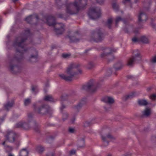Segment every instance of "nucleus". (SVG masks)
<instances>
[{"label": "nucleus", "mask_w": 156, "mask_h": 156, "mask_svg": "<svg viewBox=\"0 0 156 156\" xmlns=\"http://www.w3.org/2000/svg\"><path fill=\"white\" fill-rule=\"evenodd\" d=\"M30 35V30L27 29L20 36L16 38L13 43V46L16 48V55L11 58L9 62V67L10 69L13 71L15 68L17 67L16 64L23 58V54L27 51L24 49V43Z\"/></svg>", "instance_id": "obj_1"}, {"label": "nucleus", "mask_w": 156, "mask_h": 156, "mask_svg": "<svg viewBox=\"0 0 156 156\" xmlns=\"http://www.w3.org/2000/svg\"><path fill=\"white\" fill-rule=\"evenodd\" d=\"M87 0H75L73 2L67 4L66 6V12L72 15L77 13L87 5Z\"/></svg>", "instance_id": "obj_2"}, {"label": "nucleus", "mask_w": 156, "mask_h": 156, "mask_svg": "<svg viewBox=\"0 0 156 156\" xmlns=\"http://www.w3.org/2000/svg\"><path fill=\"white\" fill-rule=\"evenodd\" d=\"M48 24L50 26H55V32L57 34H62L64 31V25L63 24L57 23L55 22V19L53 16H50L47 18H45Z\"/></svg>", "instance_id": "obj_3"}, {"label": "nucleus", "mask_w": 156, "mask_h": 156, "mask_svg": "<svg viewBox=\"0 0 156 156\" xmlns=\"http://www.w3.org/2000/svg\"><path fill=\"white\" fill-rule=\"evenodd\" d=\"M80 66L79 64H72L67 68L65 74H60L59 76L62 78L66 80H70L71 78L76 74L73 70L74 68H78Z\"/></svg>", "instance_id": "obj_4"}, {"label": "nucleus", "mask_w": 156, "mask_h": 156, "mask_svg": "<svg viewBox=\"0 0 156 156\" xmlns=\"http://www.w3.org/2000/svg\"><path fill=\"white\" fill-rule=\"evenodd\" d=\"M101 14V9L99 8L93 7L90 9L88 15L90 18L95 19L98 18Z\"/></svg>", "instance_id": "obj_5"}, {"label": "nucleus", "mask_w": 156, "mask_h": 156, "mask_svg": "<svg viewBox=\"0 0 156 156\" xmlns=\"http://www.w3.org/2000/svg\"><path fill=\"white\" fill-rule=\"evenodd\" d=\"M133 54L134 56L129 58L127 61V65L129 66H132L136 61L140 59L141 58L140 53L137 51H134Z\"/></svg>", "instance_id": "obj_6"}, {"label": "nucleus", "mask_w": 156, "mask_h": 156, "mask_svg": "<svg viewBox=\"0 0 156 156\" xmlns=\"http://www.w3.org/2000/svg\"><path fill=\"white\" fill-rule=\"evenodd\" d=\"M16 136V133L12 131H7L5 135L6 141L10 143H13L15 141Z\"/></svg>", "instance_id": "obj_7"}, {"label": "nucleus", "mask_w": 156, "mask_h": 156, "mask_svg": "<svg viewBox=\"0 0 156 156\" xmlns=\"http://www.w3.org/2000/svg\"><path fill=\"white\" fill-rule=\"evenodd\" d=\"M91 37L92 40L97 42L101 41L103 39L104 36L101 31L98 30L92 33Z\"/></svg>", "instance_id": "obj_8"}, {"label": "nucleus", "mask_w": 156, "mask_h": 156, "mask_svg": "<svg viewBox=\"0 0 156 156\" xmlns=\"http://www.w3.org/2000/svg\"><path fill=\"white\" fill-rule=\"evenodd\" d=\"M67 36L71 42H77L79 39V34L77 31L76 32L71 31H69L68 32Z\"/></svg>", "instance_id": "obj_9"}, {"label": "nucleus", "mask_w": 156, "mask_h": 156, "mask_svg": "<svg viewBox=\"0 0 156 156\" xmlns=\"http://www.w3.org/2000/svg\"><path fill=\"white\" fill-rule=\"evenodd\" d=\"M25 20L29 23H30L32 21H36V23H34L35 25H36L38 24L39 22L38 15L37 14H34L27 17Z\"/></svg>", "instance_id": "obj_10"}, {"label": "nucleus", "mask_w": 156, "mask_h": 156, "mask_svg": "<svg viewBox=\"0 0 156 156\" xmlns=\"http://www.w3.org/2000/svg\"><path fill=\"white\" fill-rule=\"evenodd\" d=\"M116 50L113 49L107 48L104 49L101 54V57L102 58H106L111 53L115 52Z\"/></svg>", "instance_id": "obj_11"}, {"label": "nucleus", "mask_w": 156, "mask_h": 156, "mask_svg": "<svg viewBox=\"0 0 156 156\" xmlns=\"http://www.w3.org/2000/svg\"><path fill=\"white\" fill-rule=\"evenodd\" d=\"M16 128H21L25 130H28L31 128V126L29 124L24 122H20L16 125Z\"/></svg>", "instance_id": "obj_12"}, {"label": "nucleus", "mask_w": 156, "mask_h": 156, "mask_svg": "<svg viewBox=\"0 0 156 156\" xmlns=\"http://www.w3.org/2000/svg\"><path fill=\"white\" fill-rule=\"evenodd\" d=\"M14 104V101L13 100L8 101L4 105V109L8 111L12 107Z\"/></svg>", "instance_id": "obj_13"}, {"label": "nucleus", "mask_w": 156, "mask_h": 156, "mask_svg": "<svg viewBox=\"0 0 156 156\" xmlns=\"http://www.w3.org/2000/svg\"><path fill=\"white\" fill-rule=\"evenodd\" d=\"M101 138L104 142V144L105 146H107L108 144V142L106 140V138L109 139L111 140H114L115 139V138L112 136L111 134H108L106 136V137L103 135L101 136Z\"/></svg>", "instance_id": "obj_14"}, {"label": "nucleus", "mask_w": 156, "mask_h": 156, "mask_svg": "<svg viewBox=\"0 0 156 156\" xmlns=\"http://www.w3.org/2000/svg\"><path fill=\"white\" fill-rule=\"evenodd\" d=\"M102 100L105 102L109 104H112L114 103V100L113 98L110 96H107L104 98Z\"/></svg>", "instance_id": "obj_15"}, {"label": "nucleus", "mask_w": 156, "mask_h": 156, "mask_svg": "<svg viewBox=\"0 0 156 156\" xmlns=\"http://www.w3.org/2000/svg\"><path fill=\"white\" fill-rule=\"evenodd\" d=\"M147 19V15L143 12H140L138 16V20L140 22L146 21Z\"/></svg>", "instance_id": "obj_16"}, {"label": "nucleus", "mask_w": 156, "mask_h": 156, "mask_svg": "<svg viewBox=\"0 0 156 156\" xmlns=\"http://www.w3.org/2000/svg\"><path fill=\"white\" fill-rule=\"evenodd\" d=\"M151 113V110L148 108H146L142 112V115L145 117H149Z\"/></svg>", "instance_id": "obj_17"}, {"label": "nucleus", "mask_w": 156, "mask_h": 156, "mask_svg": "<svg viewBox=\"0 0 156 156\" xmlns=\"http://www.w3.org/2000/svg\"><path fill=\"white\" fill-rule=\"evenodd\" d=\"M86 102V101L85 99L82 100L80 101L78 104L75 107V109L76 110L80 109Z\"/></svg>", "instance_id": "obj_18"}, {"label": "nucleus", "mask_w": 156, "mask_h": 156, "mask_svg": "<svg viewBox=\"0 0 156 156\" xmlns=\"http://www.w3.org/2000/svg\"><path fill=\"white\" fill-rule=\"evenodd\" d=\"M52 111L51 108L48 105L44 106V107L43 106L40 108V112H41V113H43V112L47 111V112Z\"/></svg>", "instance_id": "obj_19"}, {"label": "nucleus", "mask_w": 156, "mask_h": 156, "mask_svg": "<svg viewBox=\"0 0 156 156\" xmlns=\"http://www.w3.org/2000/svg\"><path fill=\"white\" fill-rule=\"evenodd\" d=\"M33 108L35 112L39 113V105L38 102H35L33 104Z\"/></svg>", "instance_id": "obj_20"}, {"label": "nucleus", "mask_w": 156, "mask_h": 156, "mask_svg": "<svg viewBox=\"0 0 156 156\" xmlns=\"http://www.w3.org/2000/svg\"><path fill=\"white\" fill-rule=\"evenodd\" d=\"M32 127L36 132L38 131V123L36 121L33 120L32 122Z\"/></svg>", "instance_id": "obj_21"}, {"label": "nucleus", "mask_w": 156, "mask_h": 156, "mask_svg": "<svg viewBox=\"0 0 156 156\" xmlns=\"http://www.w3.org/2000/svg\"><path fill=\"white\" fill-rule=\"evenodd\" d=\"M28 154V151L26 148L22 149L20 153V156H27Z\"/></svg>", "instance_id": "obj_22"}, {"label": "nucleus", "mask_w": 156, "mask_h": 156, "mask_svg": "<svg viewBox=\"0 0 156 156\" xmlns=\"http://www.w3.org/2000/svg\"><path fill=\"white\" fill-rule=\"evenodd\" d=\"M135 93L134 92H132L128 95L124 96L123 98L124 100H126L129 98H132L135 96Z\"/></svg>", "instance_id": "obj_23"}, {"label": "nucleus", "mask_w": 156, "mask_h": 156, "mask_svg": "<svg viewBox=\"0 0 156 156\" xmlns=\"http://www.w3.org/2000/svg\"><path fill=\"white\" fill-rule=\"evenodd\" d=\"M31 100L30 98H27L24 99V104L25 106H28L31 104Z\"/></svg>", "instance_id": "obj_24"}, {"label": "nucleus", "mask_w": 156, "mask_h": 156, "mask_svg": "<svg viewBox=\"0 0 156 156\" xmlns=\"http://www.w3.org/2000/svg\"><path fill=\"white\" fill-rule=\"evenodd\" d=\"M138 104L141 105H146L148 104V102L145 100H140L138 101Z\"/></svg>", "instance_id": "obj_25"}, {"label": "nucleus", "mask_w": 156, "mask_h": 156, "mask_svg": "<svg viewBox=\"0 0 156 156\" xmlns=\"http://www.w3.org/2000/svg\"><path fill=\"white\" fill-rule=\"evenodd\" d=\"M44 99L47 101H48L51 102H53L54 101L53 98L52 96L50 95H46L44 98Z\"/></svg>", "instance_id": "obj_26"}, {"label": "nucleus", "mask_w": 156, "mask_h": 156, "mask_svg": "<svg viewBox=\"0 0 156 156\" xmlns=\"http://www.w3.org/2000/svg\"><path fill=\"white\" fill-rule=\"evenodd\" d=\"M5 150L6 152L8 153H10L11 152L13 149V148L12 147L7 145H5Z\"/></svg>", "instance_id": "obj_27"}, {"label": "nucleus", "mask_w": 156, "mask_h": 156, "mask_svg": "<svg viewBox=\"0 0 156 156\" xmlns=\"http://www.w3.org/2000/svg\"><path fill=\"white\" fill-rule=\"evenodd\" d=\"M84 146V141L82 139L79 141L78 143V146L79 147H82Z\"/></svg>", "instance_id": "obj_28"}, {"label": "nucleus", "mask_w": 156, "mask_h": 156, "mask_svg": "<svg viewBox=\"0 0 156 156\" xmlns=\"http://www.w3.org/2000/svg\"><path fill=\"white\" fill-rule=\"evenodd\" d=\"M94 66V64L92 62H90L86 65L85 67L88 69H90L93 67Z\"/></svg>", "instance_id": "obj_29"}, {"label": "nucleus", "mask_w": 156, "mask_h": 156, "mask_svg": "<svg viewBox=\"0 0 156 156\" xmlns=\"http://www.w3.org/2000/svg\"><path fill=\"white\" fill-rule=\"evenodd\" d=\"M141 40L143 43H148L149 42L148 38L145 37H143L141 38Z\"/></svg>", "instance_id": "obj_30"}, {"label": "nucleus", "mask_w": 156, "mask_h": 156, "mask_svg": "<svg viewBox=\"0 0 156 156\" xmlns=\"http://www.w3.org/2000/svg\"><path fill=\"white\" fill-rule=\"evenodd\" d=\"M112 18H110L108 19L107 23V26L109 28L110 27L111 25L112 22Z\"/></svg>", "instance_id": "obj_31"}, {"label": "nucleus", "mask_w": 156, "mask_h": 156, "mask_svg": "<svg viewBox=\"0 0 156 156\" xmlns=\"http://www.w3.org/2000/svg\"><path fill=\"white\" fill-rule=\"evenodd\" d=\"M68 132L70 133H73L76 131V130L75 128L70 127L68 129Z\"/></svg>", "instance_id": "obj_32"}, {"label": "nucleus", "mask_w": 156, "mask_h": 156, "mask_svg": "<svg viewBox=\"0 0 156 156\" xmlns=\"http://www.w3.org/2000/svg\"><path fill=\"white\" fill-rule=\"evenodd\" d=\"M87 85L89 89L94 87V83L92 82L89 83Z\"/></svg>", "instance_id": "obj_33"}, {"label": "nucleus", "mask_w": 156, "mask_h": 156, "mask_svg": "<svg viewBox=\"0 0 156 156\" xmlns=\"http://www.w3.org/2000/svg\"><path fill=\"white\" fill-rule=\"evenodd\" d=\"M112 6L113 8L115 10H117L118 9L119 6L116 3H113L112 4Z\"/></svg>", "instance_id": "obj_34"}, {"label": "nucleus", "mask_w": 156, "mask_h": 156, "mask_svg": "<svg viewBox=\"0 0 156 156\" xmlns=\"http://www.w3.org/2000/svg\"><path fill=\"white\" fill-rule=\"evenodd\" d=\"M92 123L90 121H86L83 123V126L84 127H86L90 126Z\"/></svg>", "instance_id": "obj_35"}, {"label": "nucleus", "mask_w": 156, "mask_h": 156, "mask_svg": "<svg viewBox=\"0 0 156 156\" xmlns=\"http://www.w3.org/2000/svg\"><path fill=\"white\" fill-rule=\"evenodd\" d=\"M45 150L44 147L42 146H40V154H42Z\"/></svg>", "instance_id": "obj_36"}, {"label": "nucleus", "mask_w": 156, "mask_h": 156, "mask_svg": "<svg viewBox=\"0 0 156 156\" xmlns=\"http://www.w3.org/2000/svg\"><path fill=\"white\" fill-rule=\"evenodd\" d=\"M151 26L153 29L156 31V23L154 22L151 23Z\"/></svg>", "instance_id": "obj_37"}, {"label": "nucleus", "mask_w": 156, "mask_h": 156, "mask_svg": "<svg viewBox=\"0 0 156 156\" xmlns=\"http://www.w3.org/2000/svg\"><path fill=\"white\" fill-rule=\"evenodd\" d=\"M35 54L34 55H32L30 57V58L32 59V58H36L38 56V52L37 51H35Z\"/></svg>", "instance_id": "obj_38"}, {"label": "nucleus", "mask_w": 156, "mask_h": 156, "mask_svg": "<svg viewBox=\"0 0 156 156\" xmlns=\"http://www.w3.org/2000/svg\"><path fill=\"white\" fill-rule=\"evenodd\" d=\"M67 0H56V4L58 5H61L62 4V2L63 1H66Z\"/></svg>", "instance_id": "obj_39"}, {"label": "nucleus", "mask_w": 156, "mask_h": 156, "mask_svg": "<svg viewBox=\"0 0 156 156\" xmlns=\"http://www.w3.org/2000/svg\"><path fill=\"white\" fill-rule=\"evenodd\" d=\"M70 56V54H64L62 55V56L63 58H69Z\"/></svg>", "instance_id": "obj_40"}, {"label": "nucleus", "mask_w": 156, "mask_h": 156, "mask_svg": "<svg viewBox=\"0 0 156 156\" xmlns=\"http://www.w3.org/2000/svg\"><path fill=\"white\" fill-rule=\"evenodd\" d=\"M68 117V114L67 113H64L63 114L62 116V119L63 121H65Z\"/></svg>", "instance_id": "obj_41"}, {"label": "nucleus", "mask_w": 156, "mask_h": 156, "mask_svg": "<svg viewBox=\"0 0 156 156\" xmlns=\"http://www.w3.org/2000/svg\"><path fill=\"white\" fill-rule=\"evenodd\" d=\"M151 62L153 63H156V56H155L152 58Z\"/></svg>", "instance_id": "obj_42"}, {"label": "nucleus", "mask_w": 156, "mask_h": 156, "mask_svg": "<svg viewBox=\"0 0 156 156\" xmlns=\"http://www.w3.org/2000/svg\"><path fill=\"white\" fill-rule=\"evenodd\" d=\"M33 114L32 113H29L27 114V117L28 119H30L33 118Z\"/></svg>", "instance_id": "obj_43"}, {"label": "nucleus", "mask_w": 156, "mask_h": 156, "mask_svg": "<svg viewBox=\"0 0 156 156\" xmlns=\"http://www.w3.org/2000/svg\"><path fill=\"white\" fill-rule=\"evenodd\" d=\"M32 92L34 93L35 94L36 93V87L35 86H32Z\"/></svg>", "instance_id": "obj_44"}, {"label": "nucleus", "mask_w": 156, "mask_h": 156, "mask_svg": "<svg viewBox=\"0 0 156 156\" xmlns=\"http://www.w3.org/2000/svg\"><path fill=\"white\" fill-rule=\"evenodd\" d=\"M81 89L83 90H87L89 89L88 88L87 85H83L81 87Z\"/></svg>", "instance_id": "obj_45"}, {"label": "nucleus", "mask_w": 156, "mask_h": 156, "mask_svg": "<svg viewBox=\"0 0 156 156\" xmlns=\"http://www.w3.org/2000/svg\"><path fill=\"white\" fill-rule=\"evenodd\" d=\"M96 1L99 4H102L104 3L105 0H96Z\"/></svg>", "instance_id": "obj_46"}, {"label": "nucleus", "mask_w": 156, "mask_h": 156, "mask_svg": "<svg viewBox=\"0 0 156 156\" xmlns=\"http://www.w3.org/2000/svg\"><path fill=\"white\" fill-rule=\"evenodd\" d=\"M122 20V19L120 17H117L116 20H115V22H116V25L117 24V23L120 21L121 20Z\"/></svg>", "instance_id": "obj_47"}, {"label": "nucleus", "mask_w": 156, "mask_h": 156, "mask_svg": "<svg viewBox=\"0 0 156 156\" xmlns=\"http://www.w3.org/2000/svg\"><path fill=\"white\" fill-rule=\"evenodd\" d=\"M54 154L53 152H49L46 155V156H54Z\"/></svg>", "instance_id": "obj_48"}, {"label": "nucleus", "mask_w": 156, "mask_h": 156, "mask_svg": "<svg viewBox=\"0 0 156 156\" xmlns=\"http://www.w3.org/2000/svg\"><path fill=\"white\" fill-rule=\"evenodd\" d=\"M156 97V95L155 94H153L151 95L150 96V98L151 99L154 100Z\"/></svg>", "instance_id": "obj_49"}, {"label": "nucleus", "mask_w": 156, "mask_h": 156, "mask_svg": "<svg viewBox=\"0 0 156 156\" xmlns=\"http://www.w3.org/2000/svg\"><path fill=\"white\" fill-rule=\"evenodd\" d=\"M76 153V151L75 150H73L70 151V154H75Z\"/></svg>", "instance_id": "obj_50"}, {"label": "nucleus", "mask_w": 156, "mask_h": 156, "mask_svg": "<svg viewBox=\"0 0 156 156\" xmlns=\"http://www.w3.org/2000/svg\"><path fill=\"white\" fill-rule=\"evenodd\" d=\"M120 65V67H117V66H116V67H115V68H116V69H120V68H121L122 67V64H117V65Z\"/></svg>", "instance_id": "obj_51"}, {"label": "nucleus", "mask_w": 156, "mask_h": 156, "mask_svg": "<svg viewBox=\"0 0 156 156\" xmlns=\"http://www.w3.org/2000/svg\"><path fill=\"white\" fill-rule=\"evenodd\" d=\"M137 40V39L136 37H134L132 39V41L133 42H136Z\"/></svg>", "instance_id": "obj_52"}, {"label": "nucleus", "mask_w": 156, "mask_h": 156, "mask_svg": "<svg viewBox=\"0 0 156 156\" xmlns=\"http://www.w3.org/2000/svg\"><path fill=\"white\" fill-rule=\"evenodd\" d=\"M132 154L131 153H128L126 154L125 156H131Z\"/></svg>", "instance_id": "obj_53"}, {"label": "nucleus", "mask_w": 156, "mask_h": 156, "mask_svg": "<svg viewBox=\"0 0 156 156\" xmlns=\"http://www.w3.org/2000/svg\"><path fill=\"white\" fill-rule=\"evenodd\" d=\"M4 120V118L3 117L2 118H0V124Z\"/></svg>", "instance_id": "obj_54"}, {"label": "nucleus", "mask_w": 156, "mask_h": 156, "mask_svg": "<svg viewBox=\"0 0 156 156\" xmlns=\"http://www.w3.org/2000/svg\"><path fill=\"white\" fill-rule=\"evenodd\" d=\"M8 156H14V154H12L11 153H8Z\"/></svg>", "instance_id": "obj_55"}, {"label": "nucleus", "mask_w": 156, "mask_h": 156, "mask_svg": "<svg viewBox=\"0 0 156 156\" xmlns=\"http://www.w3.org/2000/svg\"><path fill=\"white\" fill-rule=\"evenodd\" d=\"M130 1V0H123L124 2H129Z\"/></svg>", "instance_id": "obj_56"}, {"label": "nucleus", "mask_w": 156, "mask_h": 156, "mask_svg": "<svg viewBox=\"0 0 156 156\" xmlns=\"http://www.w3.org/2000/svg\"><path fill=\"white\" fill-rule=\"evenodd\" d=\"M5 142H6V141H4V142H3V143H2V144L3 145H5Z\"/></svg>", "instance_id": "obj_57"}, {"label": "nucleus", "mask_w": 156, "mask_h": 156, "mask_svg": "<svg viewBox=\"0 0 156 156\" xmlns=\"http://www.w3.org/2000/svg\"><path fill=\"white\" fill-rule=\"evenodd\" d=\"M139 0H134V2L135 3H137L138 2Z\"/></svg>", "instance_id": "obj_58"}, {"label": "nucleus", "mask_w": 156, "mask_h": 156, "mask_svg": "<svg viewBox=\"0 0 156 156\" xmlns=\"http://www.w3.org/2000/svg\"><path fill=\"white\" fill-rule=\"evenodd\" d=\"M82 71L80 70L78 71V72L79 73H82Z\"/></svg>", "instance_id": "obj_59"}, {"label": "nucleus", "mask_w": 156, "mask_h": 156, "mask_svg": "<svg viewBox=\"0 0 156 156\" xmlns=\"http://www.w3.org/2000/svg\"><path fill=\"white\" fill-rule=\"evenodd\" d=\"M13 2H16V1H18V0H12Z\"/></svg>", "instance_id": "obj_60"}, {"label": "nucleus", "mask_w": 156, "mask_h": 156, "mask_svg": "<svg viewBox=\"0 0 156 156\" xmlns=\"http://www.w3.org/2000/svg\"><path fill=\"white\" fill-rule=\"evenodd\" d=\"M111 156V155H108V156Z\"/></svg>", "instance_id": "obj_61"}]
</instances>
